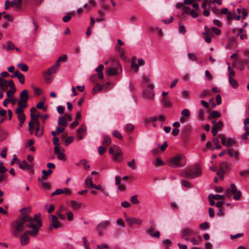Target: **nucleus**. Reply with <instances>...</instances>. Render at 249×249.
Segmentation results:
<instances>
[{
  "instance_id": "obj_1",
  "label": "nucleus",
  "mask_w": 249,
  "mask_h": 249,
  "mask_svg": "<svg viewBox=\"0 0 249 249\" xmlns=\"http://www.w3.org/2000/svg\"><path fill=\"white\" fill-rule=\"evenodd\" d=\"M20 212L21 214L10 224L11 232L17 237L27 227L31 229L27 231L30 235L33 237L36 236L42 226L40 215L35 214L34 217L32 218L30 216L31 210L25 208L20 209Z\"/></svg>"
},
{
  "instance_id": "obj_2",
  "label": "nucleus",
  "mask_w": 249,
  "mask_h": 249,
  "mask_svg": "<svg viewBox=\"0 0 249 249\" xmlns=\"http://www.w3.org/2000/svg\"><path fill=\"white\" fill-rule=\"evenodd\" d=\"M201 175V168L199 164H196L192 167L187 169L182 174L183 177L187 178H193Z\"/></svg>"
},
{
  "instance_id": "obj_3",
  "label": "nucleus",
  "mask_w": 249,
  "mask_h": 249,
  "mask_svg": "<svg viewBox=\"0 0 249 249\" xmlns=\"http://www.w3.org/2000/svg\"><path fill=\"white\" fill-rule=\"evenodd\" d=\"M182 157L180 155H177L172 158L169 161L168 165L172 168L182 167L185 165V163L181 162Z\"/></svg>"
},
{
  "instance_id": "obj_4",
  "label": "nucleus",
  "mask_w": 249,
  "mask_h": 249,
  "mask_svg": "<svg viewBox=\"0 0 249 249\" xmlns=\"http://www.w3.org/2000/svg\"><path fill=\"white\" fill-rule=\"evenodd\" d=\"M107 71L110 75H118L122 71L121 65L118 61H115L113 66Z\"/></svg>"
},
{
  "instance_id": "obj_5",
  "label": "nucleus",
  "mask_w": 249,
  "mask_h": 249,
  "mask_svg": "<svg viewBox=\"0 0 249 249\" xmlns=\"http://www.w3.org/2000/svg\"><path fill=\"white\" fill-rule=\"evenodd\" d=\"M147 87L149 88L150 89H144L143 91V98L147 100H152L154 97V93L153 91L154 89V85L152 83H148Z\"/></svg>"
},
{
  "instance_id": "obj_6",
  "label": "nucleus",
  "mask_w": 249,
  "mask_h": 249,
  "mask_svg": "<svg viewBox=\"0 0 249 249\" xmlns=\"http://www.w3.org/2000/svg\"><path fill=\"white\" fill-rule=\"evenodd\" d=\"M196 232L191 228H184L181 231L180 237L186 241L189 240L188 236L196 235Z\"/></svg>"
},
{
  "instance_id": "obj_7",
  "label": "nucleus",
  "mask_w": 249,
  "mask_h": 249,
  "mask_svg": "<svg viewBox=\"0 0 249 249\" xmlns=\"http://www.w3.org/2000/svg\"><path fill=\"white\" fill-rule=\"evenodd\" d=\"M33 127L32 128V131H30L31 134H33L34 130H35V135L37 137H41L44 134V127L42 126L40 128V124L38 123V124H33Z\"/></svg>"
},
{
  "instance_id": "obj_8",
  "label": "nucleus",
  "mask_w": 249,
  "mask_h": 249,
  "mask_svg": "<svg viewBox=\"0 0 249 249\" xmlns=\"http://www.w3.org/2000/svg\"><path fill=\"white\" fill-rule=\"evenodd\" d=\"M30 115L31 121L28 123L29 131H32L33 124H38V123H39L38 118L41 116L40 113L38 111L36 114L31 113Z\"/></svg>"
},
{
  "instance_id": "obj_9",
  "label": "nucleus",
  "mask_w": 249,
  "mask_h": 249,
  "mask_svg": "<svg viewBox=\"0 0 249 249\" xmlns=\"http://www.w3.org/2000/svg\"><path fill=\"white\" fill-rule=\"evenodd\" d=\"M218 137L221 139V143L223 145L226 147H230L233 145L235 143V141L231 138H228L224 135L220 134Z\"/></svg>"
},
{
  "instance_id": "obj_10",
  "label": "nucleus",
  "mask_w": 249,
  "mask_h": 249,
  "mask_svg": "<svg viewBox=\"0 0 249 249\" xmlns=\"http://www.w3.org/2000/svg\"><path fill=\"white\" fill-rule=\"evenodd\" d=\"M49 219L51 223V225L49 227L50 230H52L53 228L56 229L61 226V224L55 215H51L49 216Z\"/></svg>"
},
{
  "instance_id": "obj_11",
  "label": "nucleus",
  "mask_w": 249,
  "mask_h": 249,
  "mask_svg": "<svg viewBox=\"0 0 249 249\" xmlns=\"http://www.w3.org/2000/svg\"><path fill=\"white\" fill-rule=\"evenodd\" d=\"M110 225V221L109 220H105L100 223L97 228V231L98 232V234L100 236H101L102 233V232L104 230L107 229Z\"/></svg>"
},
{
  "instance_id": "obj_12",
  "label": "nucleus",
  "mask_w": 249,
  "mask_h": 249,
  "mask_svg": "<svg viewBox=\"0 0 249 249\" xmlns=\"http://www.w3.org/2000/svg\"><path fill=\"white\" fill-rule=\"evenodd\" d=\"M146 232L150 236L154 237L159 238L160 236V233L158 231L156 230V226L154 223L152 224L151 226L147 229Z\"/></svg>"
},
{
  "instance_id": "obj_13",
  "label": "nucleus",
  "mask_w": 249,
  "mask_h": 249,
  "mask_svg": "<svg viewBox=\"0 0 249 249\" xmlns=\"http://www.w3.org/2000/svg\"><path fill=\"white\" fill-rule=\"evenodd\" d=\"M125 220L128 224L130 226H132L133 224L141 225L142 223V220L141 219L136 217L126 216Z\"/></svg>"
},
{
  "instance_id": "obj_14",
  "label": "nucleus",
  "mask_w": 249,
  "mask_h": 249,
  "mask_svg": "<svg viewBox=\"0 0 249 249\" xmlns=\"http://www.w3.org/2000/svg\"><path fill=\"white\" fill-rule=\"evenodd\" d=\"M231 193L232 194H234L233 198L235 200H239L241 196V192L238 191L237 189L234 184L231 185Z\"/></svg>"
},
{
  "instance_id": "obj_15",
  "label": "nucleus",
  "mask_w": 249,
  "mask_h": 249,
  "mask_svg": "<svg viewBox=\"0 0 249 249\" xmlns=\"http://www.w3.org/2000/svg\"><path fill=\"white\" fill-rule=\"evenodd\" d=\"M115 153L113 155V159L115 160L121 161L122 159L123 152L117 146L115 145Z\"/></svg>"
},
{
  "instance_id": "obj_16",
  "label": "nucleus",
  "mask_w": 249,
  "mask_h": 249,
  "mask_svg": "<svg viewBox=\"0 0 249 249\" xmlns=\"http://www.w3.org/2000/svg\"><path fill=\"white\" fill-rule=\"evenodd\" d=\"M204 30L205 32L202 34L205 36V40L207 43H210L212 41V33L210 28L207 26H205Z\"/></svg>"
},
{
  "instance_id": "obj_17",
  "label": "nucleus",
  "mask_w": 249,
  "mask_h": 249,
  "mask_svg": "<svg viewBox=\"0 0 249 249\" xmlns=\"http://www.w3.org/2000/svg\"><path fill=\"white\" fill-rule=\"evenodd\" d=\"M3 49H5L7 51L16 50L18 52H20V50L18 48L16 47L14 43L11 41H7L6 45L3 46Z\"/></svg>"
},
{
  "instance_id": "obj_18",
  "label": "nucleus",
  "mask_w": 249,
  "mask_h": 249,
  "mask_svg": "<svg viewBox=\"0 0 249 249\" xmlns=\"http://www.w3.org/2000/svg\"><path fill=\"white\" fill-rule=\"evenodd\" d=\"M227 154L231 158L234 159L236 160H238L240 156L239 152L233 149H228L227 150Z\"/></svg>"
},
{
  "instance_id": "obj_19",
  "label": "nucleus",
  "mask_w": 249,
  "mask_h": 249,
  "mask_svg": "<svg viewBox=\"0 0 249 249\" xmlns=\"http://www.w3.org/2000/svg\"><path fill=\"white\" fill-rule=\"evenodd\" d=\"M28 99V91L26 89H24L20 92L19 94V99L18 101L23 102H27Z\"/></svg>"
},
{
  "instance_id": "obj_20",
  "label": "nucleus",
  "mask_w": 249,
  "mask_h": 249,
  "mask_svg": "<svg viewBox=\"0 0 249 249\" xmlns=\"http://www.w3.org/2000/svg\"><path fill=\"white\" fill-rule=\"evenodd\" d=\"M29 233L26 231L20 237V243L22 245H25L29 243Z\"/></svg>"
},
{
  "instance_id": "obj_21",
  "label": "nucleus",
  "mask_w": 249,
  "mask_h": 249,
  "mask_svg": "<svg viewBox=\"0 0 249 249\" xmlns=\"http://www.w3.org/2000/svg\"><path fill=\"white\" fill-rule=\"evenodd\" d=\"M18 164L19 165V168L22 170L27 169L30 170L32 169V166L29 164L25 160H24L22 162L18 161Z\"/></svg>"
},
{
  "instance_id": "obj_22",
  "label": "nucleus",
  "mask_w": 249,
  "mask_h": 249,
  "mask_svg": "<svg viewBox=\"0 0 249 249\" xmlns=\"http://www.w3.org/2000/svg\"><path fill=\"white\" fill-rule=\"evenodd\" d=\"M23 0H14L11 2V6L18 10L20 9Z\"/></svg>"
},
{
  "instance_id": "obj_23",
  "label": "nucleus",
  "mask_w": 249,
  "mask_h": 249,
  "mask_svg": "<svg viewBox=\"0 0 249 249\" xmlns=\"http://www.w3.org/2000/svg\"><path fill=\"white\" fill-rule=\"evenodd\" d=\"M0 86L2 90H6L8 88V81L0 77Z\"/></svg>"
},
{
  "instance_id": "obj_24",
  "label": "nucleus",
  "mask_w": 249,
  "mask_h": 249,
  "mask_svg": "<svg viewBox=\"0 0 249 249\" xmlns=\"http://www.w3.org/2000/svg\"><path fill=\"white\" fill-rule=\"evenodd\" d=\"M103 140L102 141V144L105 146H107L109 145L111 142L110 137L107 135H103Z\"/></svg>"
},
{
  "instance_id": "obj_25",
  "label": "nucleus",
  "mask_w": 249,
  "mask_h": 249,
  "mask_svg": "<svg viewBox=\"0 0 249 249\" xmlns=\"http://www.w3.org/2000/svg\"><path fill=\"white\" fill-rule=\"evenodd\" d=\"M104 68V66L102 64H100L95 70V71L98 73V77L100 79H103L104 78V74L102 71Z\"/></svg>"
},
{
  "instance_id": "obj_26",
  "label": "nucleus",
  "mask_w": 249,
  "mask_h": 249,
  "mask_svg": "<svg viewBox=\"0 0 249 249\" xmlns=\"http://www.w3.org/2000/svg\"><path fill=\"white\" fill-rule=\"evenodd\" d=\"M58 124L59 126H62L64 127L67 126L68 124V123L67 120L64 118L63 116H59L58 118Z\"/></svg>"
},
{
  "instance_id": "obj_27",
  "label": "nucleus",
  "mask_w": 249,
  "mask_h": 249,
  "mask_svg": "<svg viewBox=\"0 0 249 249\" xmlns=\"http://www.w3.org/2000/svg\"><path fill=\"white\" fill-rule=\"evenodd\" d=\"M219 166V169H221L223 171H224L225 172L226 170L230 169V164L225 161L221 162L220 163Z\"/></svg>"
},
{
  "instance_id": "obj_28",
  "label": "nucleus",
  "mask_w": 249,
  "mask_h": 249,
  "mask_svg": "<svg viewBox=\"0 0 249 249\" xmlns=\"http://www.w3.org/2000/svg\"><path fill=\"white\" fill-rule=\"evenodd\" d=\"M136 57H133L131 60V67L133 69H134L135 72H137L139 71V66L136 63Z\"/></svg>"
},
{
  "instance_id": "obj_29",
  "label": "nucleus",
  "mask_w": 249,
  "mask_h": 249,
  "mask_svg": "<svg viewBox=\"0 0 249 249\" xmlns=\"http://www.w3.org/2000/svg\"><path fill=\"white\" fill-rule=\"evenodd\" d=\"M8 134V133L6 131L0 127V142L4 140L6 138Z\"/></svg>"
},
{
  "instance_id": "obj_30",
  "label": "nucleus",
  "mask_w": 249,
  "mask_h": 249,
  "mask_svg": "<svg viewBox=\"0 0 249 249\" xmlns=\"http://www.w3.org/2000/svg\"><path fill=\"white\" fill-rule=\"evenodd\" d=\"M244 29L241 28L239 30L238 33L237 35V36H239L241 40L247 39V35L246 33L243 34Z\"/></svg>"
},
{
  "instance_id": "obj_31",
  "label": "nucleus",
  "mask_w": 249,
  "mask_h": 249,
  "mask_svg": "<svg viewBox=\"0 0 249 249\" xmlns=\"http://www.w3.org/2000/svg\"><path fill=\"white\" fill-rule=\"evenodd\" d=\"M104 87L103 85L97 84L93 89L92 93L93 94H95L97 91H101L103 89Z\"/></svg>"
},
{
  "instance_id": "obj_32",
  "label": "nucleus",
  "mask_w": 249,
  "mask_h": 249,
  "mask_svg": "<svg viewBox=\"0 0 249 249\" xmlns=\"http://www.w3.org/2000/svg\"><path fill=\"white\" fill-rule=\"evenodd\" d=\"M134 125L132 124H127L125 127V130L127 133L132 132L134 129Z\"/></svg>"
},
{
  "instance_id": "obj_33",
  "label": "nucleus",
  "mask_w": 249,
  "mask_h": 249,
  "mask_svg": "<svg viewBox=\"0 0 249 249\" xmlns=\"http://www.w3.org/2000/svg\"><path fill=\"white\" fill-rule=\"evenodd\" d=\"M44 179L39 178L38 180L39 182L41 183L42 186L46 189H49L50 188V185L49 183L43 181Z\"/></svg>"
},
{
  "instance_id": "obj_34",
  "label": "nucleus",
  "mask_w": 249,
  "mask_h": 249,
  "mask_svg": "<svg viewBox=\"0 0 249 249\" xmlns=\"http://www.w3.org/2000/svg\"><path fill=\"white\" fill-rule=\"evenodd\" d=\"M161 102L165 107H170L172 106L171 102L169 101H167L165 97H163L161 100Z\"/></svg>"
},
{
  "instance_id": "obj_35",
  "label": "nucleus",
  "mask_w": 249,
  "mask_h": 249,
  "mask_svg": "<svg viewBox=\"0 0 249 249\" xmlns=\"http://www.w3.org/2000/svg\"><path fill=\"white\" fill-rule=\"evenodd\" d=\"M53 172V171L51 169H48L47 171L45 170H43L42 171L43 176L41 178L46 179V178L49 176Z\"/></svg>"
},
{
  "instance_id": "obj_36",
  "label": "nucleus",
  "mask_w": 249,
  "mask_h": 249,
  "mask_svg": "<svg viewBox=\"0 0 249 249\" xmlns=\"http://www.w3.org/2000/svg\"><path fill=\"white\" fill-rule=\"evenodd\" d=\"M50 75H51L50 74L48 73L46 71L43 72V76L44 77V79H45L46 82L47 83H50L52 81V78L50 77Z\"/></svg>"
},
{
  "instance_id": "obj_37",
  "label": "nucleus",
  "mask_w": 249,
  "mask_h": 249,
  "mask_svg": "<svg viewBox=\"0 0 249 249\" xmlns=\"http://www.w3.org/2000/svg\"><path fill=\"white\" fill-rule=\"evenodd\" d=\"M128 166L132 170H135L136 169V165L135 163V159H132L131 161H128L127 163Z\"/></svg>"
},
{
  "instance_id": "obj_38",
  "label": "nucleus",
  "mask_w": 249,
  "mask_h": 249,
  "mask_svg": "<svg viewBox=\"0 0 249 249\" xmlns=\"http://www.w3.org/2000/svg\"><path fill=\"white\" fill-rule=\"evenodd\" d=\"M212 3L213 2L211 0H204L202 4L201 7L203 9L205 10L207 5L210 6Z\"/></svg>"
},
{
  "instance_id": "obj_39",
  "label": "nucleus",
  "mask_w": 249,
  "mask_h": 249,
  "mask_svg": "<svg viewBox=\"0 0 249 249\" xmlns=\"http://www.w3.org/2000/svg\"><path fill=\"white\" fill-rule=\"evenodd\" d=\"M71 204L73 209H77L81 207V205L75 200H71Z\"/></svg>"
},
{
  "instance_id": "obj_40",
  "label": "nucleus",
  "mask_w": 249,
  "mask_h": 249,
  "mask_svg": "<svg viewBox=\"0 0 249 249\" xmlns=\"http://www.w3.org/2000/svg\"><path fill=\"white\" fill-rule=\"evenodd\" d=\"M199 96L201 98H204L206 96H209L211 95V92L207 89L204 90L201 92L199 94Z\"/></svg>"
},
{
  "instance_id": "obj_41",
  "label": "nucleus",
  "mask_w": 249,
  "mask_h": 249,
  "mask_svg": "<svg viewBox=\"0 0 249 249\" xmlns=\"http://www.w3.org/2000/svg\"><path fill=\"white\" fill-rule=\"evenodd\" d=\"M64 149L61 147L59 145L54 146V153L55 154H58L61 152H64Z\"/></svg>"
},
{
  "instance_id": "obj_42",
  "label": "nucleus",
  "mask_w": 249,
  "mask_h": 249,
  "mask_svg": "<svg viewBox=\"0 0 249 249\" xmlns=\"http://www.w3.org/2000/svg\"><path fill=\"white\" fill-rule=\"evenodd\" d=\"M220 116L221 114L218 111H213L210 114V116L213 118H219L220 117Z\"/></svg>"
},
{
  "instance_id": "obj_43",
  "label": "nucleus",
  "mask_w": 249,
  "mask_h": 249,
  "mask_svg": "<svg viewBox=\"0 0 249 249\" xmlns=\"http://www.w3.org/2000/svg\"><path fill=\"white\" fill-rule=\"evenodd\" d=\"M18 67L23 71H27L28 70V66L23 63H19L18 65Z\"/></svg>"
},
{
  "instance_id": "obj_44",
  "label": "nucleus",
  "mask_w": 249,
  "mask_h": 249,
  "mask_svg": "<svg viewBox=\"0 0 249 249\" xmlns=\"http://www.w3.org/2000/svg\"><path fill=\"white\" fill-rule=\"evenodd\" d=\"M229 82L230 83V84L231 85V86L232 87V88H236L238 86V83L233 78H229Z\"/></svg>"
},
{
  "instance_id": "obj_45",
  "label": "nucleus",
  "mask_w": 249,
  "mask_h": 249,
  "mask_svg": "<svg viewBox=\"0 0 249 249\" xmlns=\"http://www.w3.org/2000/svg\"><path fill=\"white\" fill-rule=\"evenodd\" d=\"M74 137L73 136H70L67 137L65 140V144L66 146H68L69 144L72 142L74 140Z\"/></svg>"
},
{
  "instance_id": "obj_46",
  "label": "nucleus",
  "mask_w": 249,
  "mask_h": 249,
  "mask_svg": "<svg viewBox=\"0 0 249 249\" xmlns=\"http://www.w3.org/2000/svg\"><path fill=\"white\" fill-rule=\"evenodd\" d=\"M57 157L59 160H66V156L64 152L57 154Z\"/></svg>"
},
{
  "instance_id": "obj_47",
  "label": "nucleus",
  "mask_w": 249,
  "mask_h": 249,
  "mask_svg": "<svg viewBox=\"0 0 249 249\" xmlns=\"http://www.w3.org/2000/svg\"><path fill=\"white\" fill-rule=\"evenodd\" d=\"M27 102H23L21 101H18V107L19 108L22 109L23 110L24 108H26L28 105L27 104Z\"/></svg>"
},
{
  "instance_id": "obj_48",
  "label": "nucleus",
  "mask_w": 249,
  "mask_h": 249,
  "mask_svg": "<svg viewBox=\"0 0 249 249\" xmlns=\"http://www.w3.org/2000/svg\"><path fill=\"white\" fill-rule=\"evenodd\" d=\"M18 74L19 75H18L17 78H18L19 82L21 84H23L24 83V82H25L24 76L23 74H22L20 72H19Z\"/></svg>"
},
{
  "instance_id": "obj_49",
  "label": "nucleus",
  "mask_w": 249,
  "mask_h": 249,
  "mask_svg": "<svg viewBox=\"0 0 249 249\" xmlns=\"http://www.w3.org/2000/svg\"><path fill=\"white\" fill-rule=\"evenodd\" d=\"M57 70H58L55 67L53 66L46 71L50 74H52L56 73Z\"/></svg>"
},
{
  "instance_id": "obj_50",
  "label": "nucleus",
  "mask_w": 249,
  "mask_h": 249,
  "mask_svg": "<svg viewBox=\"0 0 249 249\" xmlns=\"http://www.w3.org/2000/svg\"><path fill=\"white\" fill-rule=\"evenodd\" d=\"M113 135L120 140H122L123 138L120 132L117 130H115L113 132Z\"/></svg>"
},
{
  "instance_id": "obj_51",
  "label": "nucleus",
  "mask_w": 249,
  "mask_h": 249,
  "mask_svg": "<svg viewBox=\"0 0 249 249\" xmlns=\"http://www.w3.org/2000/svg\"><path fill=\"white\" fill-rule=\"evenodd\" d=\"M210 226L208 222H205L199 225V227L202 230H206L209 228Z\"/></svg>"
},
{
  "instance_id": "obj_52",
  "label": "nucleus",
  "mask_w": 249,
  "mask_h": 249,
  "mask_svg": "<svg viewBox=\"0 0 249 249\" xmlns=\"http://www.w3.org/2000/svg\"><path fill=\"white\" fill-rule=\"evenodd\" d=\"M16 91V88H14V89H11V90H8L6 93L7 97L8 98L12 97L14 96V93Z\"/></svg>"
},
{
  "instance_id": "obj_53",
  "label": "nucleus",
  "mask_w": 249,
  "mask_h": 249,
  "mask_svg": "<svg viewBox=\"0 0 249 249\" xmlns=\"http://www.w3.org/2000/svg\"><path fill=\"white\" fill-rule=\"evenodd\" d=\"M213 143L215 145L216 147L215 148L217 149H219L221 148V146L218 144L219 141L217 138H214L213 139Z\"/></svg>"
},
{
  "instance_id": "obj_54",
  "label": "nucleus",
  "mask_w": 249,
  "mask_h": 249,
  "mask_svg": "<svg viewBox=\"0 0 249 249\" xmlns=\"http://www.w3.org/2000/svg\"><path fill=\"white\" fill-rule=\"evenodd\" d=\"M63 190L62 189H56L54 192L53 193L51 196H53L55 195H59L63 194Z\"/></svg>"
},
{
  "instance_id": "obj_55",
  "label": "nucleus",
  "mask_w": 249,
  "mask_h": 249,
  "mask_svg": "<svg viewBox=\"0 0 249 249\" xmlns=\"http://www.w3.org/2000/svg\"><path fill=\"white\" fill-rule=\"evenodd\" d=\"M131 202L134 204H137L139 203V201L138 199V196L137 195L132 196L130 198Z\"/></svg>"
},
{
  "instance_id": "obj_56",
  "label": "nucleus",
  "mask_w": 249,
  "mask_h": 249,
  "mask_svg": "<svg viewBox=\"0 0 249 249\" xmlns=\"http://www.w3.org/2000/svg\"><path fill=\"white\" fill-rule=\"evenodd\" d=\"M204 110L203 109H200L198 111V119L200 120L204 119Z\"/></svg>"
},
{
  "instance_id": "obj_57",
  "label": "nucleus",
  "mask_w": 249,
  "mask_h": 249,
  "mask_svg": "<svg viewBox=\"0 0 249 249\" xmlns=\"http://www.w3.org/2000/svg\"><path fill=\"white\" fill-rule=\"evenodd\" d=\"M181 115L186 117H189L190 116V111L188 109H183L181 111Z\"/></svg>"
},
{
  "instance_id": "obj_58",
  "label": "nucleus",
  "mask_w": 249,
  "mask_h": 249,
  "mask_svg": "<svg viewBox=\"0 0 249 249\" xmlns=\"http://www.w3.org/2000/svg\"><path fill=\"white\" fill-rule=\"evenodd\" d=\"M181 183L182 185L184 186L185 187L189 188L192 187V185L191 184V183L186 180H181Z\"/></svg>"
},
{
  "instance_id": "obj_59",
  "label": "nucleus",
  "mask_w": 249,
  "mask_h": 249,
  "mask_svg": "<svg viewBox=\"0 0 249 249\" xmlns=\"http://www.w3.org/2000/svg\"><path fill=\"white\" fill-rule=\"evenodd\" d=\"M223 124L221 121H219L218 122L215 123V124L214 125V127L217 129H220L223 127Z\"/></svg>"
},
{
  "instance_id": "obj_60",
  "label": "nucleus",
  "mask_w": 249,
  "mask_h": 249,
  "mask_svg": "<svg viewBox=\"0 0 249 249\" xmlns=\"http://www.w3.org/2000/svg\"><path fill=\"white\" fill-rule=\"evenodd\" d=\"M212 198L215 200H220L223 199L224 196H223L217 194L215 195H212Z\"/></svg>"
},
{
  "instance_id": "obj_61",
  "label": "nucleus",
  "mask_w": 249,
  "mask_h": 249,
  "mask_svg": "<svg viewBox=\"0 0 249 249\" xmlns=\"http://www.w3.org/2000/svg\"><path fill=\"white\" fill-rule=\"evenodd\" d=\"M44 102H42V101H41L40 102H39L37 105H36V107L38 109H43L44 110H46V108H44Z\"/></svg>"
},
{
  "instance_id": "obj_62",
  "label": "nucleus",
  "mask_w": 249,
  "mask_h": 249,
  "mask_svg": "<svg viewBox=\"0 0 249 249\" xmlns=\"http://www.w3.org/2000/svg\"><path fill=\"white\" fill-rule=\"evenodd\" d=\"M188 57L190 60L192 61H195L197 59L196 55L194 53H189L188 54Z\"/></svg>"
},
{
  "instance_id": "obj_63",
  "label": "nucleus",
  "mask_w": 249,
  "mask_h": 249,
  "mask_svg": "<svg viewBox=\"0 0 249 249\" xmlns=\"http://www.w3.org/2000/svg\"><path fill=\"white\" fill-rule=\"evenodd\" d=\"M225 172L224 171L219 169V170L217 172L216 174L221 179H223Z\"/></svg>"
},
{
  "instance_id": "obj_64",
  "label": "nucleus",
  "mask_w": 249,
  "mask_h": 249,
  "mask_svg": "<svg viewBox=\"0 0 249 249\" xmlns=\"http://www.w3.org/2000/svg\"><path fill=\"white\" fill-rule=\"evenodd\" d=\"M210 29V31H213V32H214V33H215L216 35H220L221 34V31L220 29L216 28V27H211Z\"/></svg>"
}]
</instances>
